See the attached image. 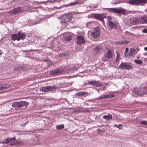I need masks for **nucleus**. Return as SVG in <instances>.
Returning a JSON list of instances; mask_svg holds the SVG:
<instances>
[{
  "instance_id": "obj_23",
  "label": "nucleus",
  "mask_w": 147,
  "mask_h": 147,
  "mask_svg": "<svg viewBox=\"0 0 147 147\" xmlns=\"http://www.w3.org/2000/svg\"><path fill=\"white\" fill-rule=\"evenodd\" d=\"M103 118L106 119L107 121H109L110 119H112V116L111 115L109 114L107 115H104L103 116Z\"/></svg>"
},
{
  "instance_id": "obj_42",
  "label": "nucleus",
  "mask_w": 147,
  "mask_h": 147,
  "mask_svg": "<svg viewBox=\"0 0 147 147\" xmlns=\"http://www.w3.org/2000/svg\"><path fill=\"white\" fill-rule=\"evenodd\" d=\"M129 50V49L128 48H126L125 49V53H126L125 56H127V55H128V54L127 53L128 52V51Z\"/></svg>"
},
{
  "instance_id": "obj_26",
  "label": "nucleus",
  "mask_w": 147,
  "mask_h": 147,
  "mask_svg": "<svg viewBox=\"0 0 147 147\" xmlns=\"http://www.w3.org/2000/svg\"><path fill=\"white\" fill-rule=\"evenodd\" d=\"M86 93H87V92L80 91L76 93V95L78 96H84L85 95Z\"/></svg>"
},
{
  "instance_id": "obj_46",
  "label": "nucleus",
  "mask_w": 147,
  "mask_h": 147,
  "mask_svg": "<svg viewBox=\"0 0 147 147\" xmlns=\"http://www.w3.org/2000/svg\"><path fill=\"white\" fill-rule=\"evenodd\" d=\"M116 53H117L116 57L117 58H119V57H120V55L117 52H116Z\"/></svg>"
},
{
  "instance_id": "obj_33",
  "label": "nucleus",
  "mask_w": 147,
  "mask_h": 147,
  "mask_svg": "<svg viewBox=\"0 0 147 147\" xmlns=\"http://www.w3.org/2000/svg\"><path fill=\"white\" fill-rule=\"evenodd\" d=\"M100 100V99H99V97L94 98L93 99H89L88 100L87 102H96L97 100Z\"/></svg>"
},
{
  "instance_id": "obj_45",
  "label": "nucleus",
  "mask_w": 147,
  "mask_h": 147,
  "mask_svg": "<svg viewBox=\"0 0 147 147\" xmlns=\"http://www.w3.org/2000/svg\"><path fill=\"white\" fill-rule=\"evenodd\" d=\"M43 61L46 62H48L49 61V60L47 58V59H44Z\"/></svg>"
},
{
  "instance_id": "obj_53",
  "label": "nucleus",
  "mask_w": 147,
  "mask_h": 147,
  "mask_svg": "<svg viewBox=\"0 0 147 147\" xmlns=\"http://www.w3.org/2000/svg\"><path fill=\"white\" fill-rule=\"evenodd\" d=\"M31 51H37V50H31Z\"/></svg>"
},
{
  "instance_id": "obj_31",
  "label": "nucleus",
  "mask_w": 147,
  "mask_h": 147,
  "mask_svg": "<svg viewBox=\"0 0 147 147\" xmlns=\"http://www.w3.org/2000/svg\"><path fill=\"white\" fill-rule=\"evenodd\" d=\"M136 50L134 49H131L130 51L128 53V55H127V56H130L132 55L135 52Z\"/></svg>"
},
{
  "instance_id": "obj_14",
  "label": "nucleus",
  "mask_w": 147,
  "mask_h": 147,
  "mask_svg": "<svg viewBox=\"0 0 147 147\" xmlns=\"http://www.w3.org/2000/svg\"><path fill=\"white\" fill-rule=\"evenodd\" d=\"M16 140V137L14 136L13 138H7L5 140H3L1 141L0 143L3 144H7L11 142H13L15 141Z\"/></svg>"
},
{
  "instance_id": "obj_34",
  "label": "nucleus",
  "mask_w": 147,
  "mask_h": 147,
  "mask_svg": "<svg viewBox=\"0 0 147 147\" xmlns=\"http://www.w3.org/2000/svg\"><path fill=\"white\" fill-rule=\"evenodd\" d=\"M21 70V68L20 67H16L14 69V71L15 72L18 73Z\"/></svg>"
},
{
  "instance_id": "obj_56",
  "label": "nucleus",
  "mask_w": 147,
  "mask_h": 147,
  "mask_svg": "<svg viewBox=\"0 0 147 147\" xmlns=\"http://www.w3.org/2000/svg\"><path fill=\"white\" fill-rule=\"evenodd\" d=\"M97 91H98V92H99V89L97 90Z\"/></svg>"
},
{
  "instance_id": "obj_43",
  "label": "nucleus",
  "mask_w": 147,
  "mask_h": 147,
  "mask_svg": "<svg viewBox=\"0 0 147 147\" xmlns=\"http://www.w3.org/2000/svg\"><path fill=\"white\" fill-rule=\"evenodd\" d=\"M142 32L144 33H147V29H145V28L143 29Z\"/></svg>"
},
{
  "instance_id": "obj_22",
  "label": "nucleus",
  "mask_w": 147,
  "mask_h": 147,
  "mask_svg": "<svg viewBox=\"0 0 147 147\" xmlns=\"http://www.w3.org/2000/svg\"><path fill=\"white\" fill-rule=\"evenodd\" d=\"M10 86L7 84H3L0 85V90H2L3 89H6L9 88Z\"/></svg>"
},
{
  "instance_id": "obj_17",
  "label": "nucleus",
  "mask_w": 147,
  "mask_h": 147,
  "mask_svg": "<svg viewBox=\"0 0 147 147\" xmlns=\"http://www.w3.org/2000/svg\"><path fill=\"white\" fill-rule=\"evenodd\" d=\"M107 23H108L109 28L111 29H116L117 28V26L116 24L114 23L111 20L107 21Z\"/></svg>"
},
{
  "instance_id": "obj_40",
  "label": "nucleus",
  "mask_w": 147,
  "mask_h": 147,
  "mask_svg": "<svg viewBox=\"0 0 147 147\" xmlns=\"http://www.w3.org/2000/svg\"><path fill=\"white\" fill-rule=\"evenodd\" d=\"M78 111L81 113L82 112H85L86 111L84 109H80L78 110Z\"/></svg>"
},
{
  "instance_id": "obj_11",
  "label": "nucleus",
  "mask_w": 147,
  "mask_h": 147,
  "mask_svg": "<svg viewBox=\"0 0 147 147\" xmlns=\"http://www.w3.org/2000/svg\"><path fill=\"white\" fill-rule=\"evenodd\" d=\"M76 38L77 39L76 42L77 45H81L86 42V41L82 36H77Z\"/></svg>"
},
{
  "instance_id": "obj_51",
  "label": "nucleus",
  "mask_w": 147,
  "mask_h": 147,
  "mask_svg": "<svg viewBox=\"0 0 147 147\" xmlns=\"http://www.w3.org/2000/svg\"><path fill=\"white\" fill-rule=\"evenodd\" d=\"M144 50L146 51H147V47H145L144 48Z\"/></svg>"
},
{
  "instance_id": "obj_12",
  "label": "nucleus",
  "mask_w": 147,
  "mask_h": 147,
  "mask_svg": "<svg viewBox=\"0 0 147 147\" xmlns=\"http://www.w3.org/2000/svg\"><path fill=\"white\" fill-rule=\"evenodd\" d=\"M86 0H76L75 1L71 2L70 3L66 4L65 6L66 7L68 6H71L75 5L77 4L81 3L84 2Z\"/></svg>"
},
{
  "instance_id": "obj_8",
  "label": "nucleus",
  "mask_w": 147,
  "mask_h": 147,
  "mask_svg": "<svg viewBox=\"0 0 147 147\" xmlns=\"http://www.w3.org/2000/svg\"><path fill=\"white\" fill-rule=\"evenodd\" d=\"M64 72V71L59 68H57L49 71V74L52 75H58L62 74Z\"/></svg>"
},
{
  "instance_id": "obj_1",
  "label": "nucleus",
  "mask_w": 147,
  "mask_h": 147,
  "mask_svg": "<svg viewBox=\"0 0 147 147\" xmlns=\"http://www.w3.org/2000/svg\"><path fill=\"white\" fill-rule=\"evenodd\" d=\"M29 104V102L26 101L15 102L12 104V107L17 110H20L21 109H24L26 108Z\"/></svg>"
},
{
  "instance_id": "obj_20",
  "label": "nucleus",
  "mask_w": 147,
  "mask_h": 147,
  "mask_svg": "<svg viewBox=\"0 0 147 147\" xmlns=\"http://www.w3.org/2000/svg\"><path fill=\"white\" fill-rule=\"evenodd\" d=\"M140 20V23L142 24H147V16L144 15L141 16L139 19Z\"/></svg>"
},
{
  "instance_id": "obj_5",
  "label": "nucleus",
  "mask_w": 147,
  "mask_h": 147,
  "mask_svg": "<svg viewBox=\"0 0 147 147\" xmlns=\"http://www.w3.org/2000/svg\"><path fill=\"white\" fill-rule=\"evenodd\" d=\"M128 1L129 3L132 5H143L144 4L147 3V0H129Z\"/></svg>"
},
{
  "instance_id": "obj_9",
  "label": "nucleus",
  "mask_w": 147,
  "mask_h": 147,
  "mask_svg": "<svg viewBox=\"0 0 147 147\" xmlns=\"http://www.w3.org/2000/svg\"><path fill=\"white\" fill-rule=\"evenodd\" d=\"M119 67L122 69L129 70L132 68L131 65L128 64L127 63L121 62Z\"/></svg>"
},
{
  "instance_id": "obj_35",
  "label": "nucleus",
  "mask_w": 147,
  "mask_h": 147,
  "mask_svg": "<svg viewBox=\"0 0 147 147\" xmlns=\"http://www.w3.org/2000/svg\"><path fill=\"white\" fill-rule=\"evenodd\" d=\"M114 127H116L119 128V129H122L121 128V127H123V126L121 124H119L118 125H117L116 124H114L113 125Z\"/></svg>"
},
{
  "instance_id": "obj_28",
  "label": "nucleus",
  "mask_w": 147,
  "mask_h": 147,
  "mask_svg": "<svg viewBox=\"0 0 147 147\" xmlns=\"http://www.w3.org/2000/svg\"><path fill=\"white\" fill-rule=\"evenodd\" d=\"M116 44L117 45H126L128 43L127 41H123L121 42H116Z\"/></svg>"
},
{
  "instance_id": "obj_55",
  "label": "nucleus",
  "mask_w": 147,
  "mask_h": 147,
  "mask_svg": "<svg viewBox=\"0 0 147 147\" xmlns=\"http://www.w3.org/2000/svg\"><path fill=\"white\" fill-rule=\"evenodd\" d=\"M26 51V50H23V52H26V51Z\"/></svg>"
},
{
  "instance_id": "obj_7",
  "label": "nucleus",
  "mask_w": 147,
  "mask_h": 147,
  "mask_svg": "<svg viewBox=\"0 0 147 147\" xmlns=\"http://www.w3.org/2000/svg\"><path fill=\"white\" fill-rule=\"evenodd\" d=\"M100 34L99 27H97L94 29V31L91 32V35L93 38H98Z\"/></svg>"
},
{
  "instance_id": "obj_44",
  "label": "nucleus",
  "mask_w": 147,
  "mask_h": 147,
  "mask_svg": "<svg viewBox=\"0 0 147 147\" xmlns=\"http://www.w3.org/2000/svg\"><path fill=\"white\" fill-rule=\"evenodd\" d=\"M40 21H35V22L33 23V25H34V24H39L40 23Z\"/></svg>"
},
{
  "instance_id": "obj_36",
  "label": "nucleus",
  "mask_w": 147,
  "mask_h": 147,
  "mask_svg": "<svg viewBox=\"0 0 147 147\" xmlns=\"http://www.w3.org/2000/svg\"><path fill=\"white\" fill-rule=\"evenodd\" d=\"M96 13H92L88 16V17L91 18H96Z\"/></svg>"
},
{
  "instance_id": "obj_41",
  "label": "nucleus",
  "mask_w": 147,
  "mask_h": 147,
  "mask_svg": "<svg viewBox=\"0 0 147 147\" xmlns=\"http://www.w3.org/2000/svg\"><path fill=\"white\" fill-rule=\"evenodd\" d=\"M97 130L98 132H103L105 131V129H101L98 128L97 129Z\"/></svg>"
},
{
  "instance_id": "obj_47",
  "label": "nucleus",
  "mask_w": 147,
  "mask_h": 147,
  "mask_svg": "<svg viewBox=\"0 0 147 147\" xmlns=\"http://www.w3.org/2000/svg\"><path fill=\"white\" fill-rule=\"evenodd\" d=\"M119 58L116 57V60H115V61L116 62H118L119 61Z\"/></svg>"
},
{
  "instance_id": "obj_24",
  "label": "nucleus",
  "mask_w": 147,
  "mask_h": 147,
  "mask_svg": "<svg viewBox=\"0 0 147 147\" xmlns=\"http://www.w3.org/2000/svg\"><path fill=\"white\" fill-rule=\"evenodd\" d=\"M17 34H12L11 36V40L13 41H15L16 40H17Z\"/></svg>"
},
{
  "instance_id": "obj_39",
  "label": "nucleus",
  "mask_w": 147,
  "mask_h": 147,
  "mask_svg": "<svg viewBox=\"0 0 147 147\" xmlns=\"http://www.w3.org/2000/svg\"><path fill=\"white\" fill-rule=\"evenodd\" d=\"M104 18H106L107 20H111V19H112V17L110 16H106V15L105 14V17Z\"/></svg>"
},
{
  "instance_id": "obj_2",
  "label": "nucleus",
  "mask_w": 147,
  "mask_h": 147,
  "mask_svg": "<svg viewBox=\"0 0 147 147\" xmlns=\"http://www.w3.org/2000/svg\"><path fill=\"white\" fill-rule=\"evenodd\" d=\"M72 17L71 13H68L65 15H63L59 18L61 20L60 22L61 24L66 26L69 22H71Z\"/></svg>"
},
{
  "instance_id": "obj_37",
  "label": "nucleus",
  "mask_w": 147,
  "mask_h": 147,
  "mask_svg": "<svg viewBox=\"0 0 147 147\" xmlns=\"http://www.w3.org/2000/svg\"><path fill=\"white\" fill-rule=\"evenodd\" d=\"M140 123L142 125H147V121H140Z\"/></svg>"
},
{
  "instance_id": "obj_10",
  "label": "nucleus",
  "mask_w": 147,
  "mask_h": 147,
  "mask_svg": "<svg viewBox=\"0 0 147 147\" xmlns=\"http://www.w3.org/2000/svg\"><path fill=\"white\" fill-rule=\"evenodd\" d=\"M24 11V10L22 7H18L10 11L9 13L10 14L16 15L17 13L22 12Z\"/></svg>"
},
{
  "instance_id": "obj_6",
  "label": "nucleus",
  "mask_w": 147,
  "mask_h": 147,
  "mask_svg": "<svg viewBox=\"0 0 147 147\" xmlns=\"http://www.w3.org/2000/svg\"><path fill=\"white\" fill-rule=\"evenodd\" d=\"M57 87L55 86H47L46 87H41L40 90V91L44 92H47L49 91H53L57 89Z\"/></svg>"
},
{
  "instance_id": "obj_58",
  "label": "nucleus",
  "mask_w": 147,
  "mask_h": 147,
  "mask_svg": "<svg viewBox=\"0 0 147 147\" xmlns=\"http://www.w3.org/2000/svg\"><path fill=\"white\" fill-rule=\"evenodd\" d=\"M83 72H81L80 73H82Z\"/></svg>"
},
{
  "instance_id": "obj_27",
  "label": "nucleus",
  "mask_w": 147,
  "mask_h": 147,
  "mask_svg": "<svg viewBox=\"0 0 147 147\" xmlns=\"http://www.w3.org/2000/svg\"><path fill=\"white\" fill-rule=\"evenodd\" d=\"M137 20L136 18H132L130 19V22L131 24H135L137 23Z\"/></svg>"
},
{
  "instance_id": "obj_3",
  "label": "nucleus",
  "mask_w": 147,
  "mask_h": 147,
  "mask_svg": "<svg viewBox=\"0 0 147 147\" xmlns=\"http://www.w3.org/2000/svg\"><path fill=\"white\" fill-rule=\"evenodd\" d=\"M105 10L110 12V13H115L118 14L120 13L124 15H125L127 13V10L124 9L119 7L106 8L104 9Z\"/></svg>"
},
{
  "instance_id": "obj_52",
  "label": "nucleus",
  "mask_w": 147,
  "mask_h": 147,
  "mask_svg": "<svg viewBox=\"0 0 147 147\" xmlns=\"http://www.w3.org/2000/svg\"><path fill=\"white\" fill-rule=\"evenodd\" d=\"M2 53L1 51V50L0 49V56L2 54Z\"/></svg>"
},
{
  "instance_id": "obj_15",
  "label": "nucleus",
  "mask_w": 147,
  "mask_h": 147,
  "mask_svg": "<svg viewBox=\"0 0 147 147\" xmlns=\"http://www.w3.org/2000/svg\"><path fill=\"white\" fill-rule=\"evenodd\" d=\"M88 84L94 85L96 87H100L102 85V84L99 82L96 81H88Z\"/></svg>"
},
{
  "instance_id": "obj_29",
  "label": "nucleus",
  "mask_w": 147,
  "mask_h": 147,
  "mask_svg": "<svg viewBox=\"0 0 147 147\" xmlns=\"http://www.w3.org/2000/svg\"><path fill=\"white\" fill-rule=\"evenodd\" d=\"M102 49V48L100 47L97 46L94 48L93 51H94L98 52L100 51V50H101Z\"/></svg>"
},
{
  "instance_id": "obj_30",
  "label": "nucleus",
  "mask_w": 147,
  "mask_h": 147,
  "mask_svg": "<svg viewBox=\"0 0 147 147\" xmlns=\"http://www.w3.org/2000/svg\"><path fill=\"white\" fill-rule=\"evenodd\" d=\"M64 128V125L62 124L61 125H57L56 126V128L57 129H63Z\"/></svg>"
},
{
  "instance_id": "obj_57",
  "label": "nucleus",
  "mask_w": 147,
  "mask_h": 147,
  "mask_svg": "<svg viewBox=\"0 0 147 147\" xmlns=\"http://www.w3.org/2000/svg\"><path fill=\"white\" fill-rule=\"evenodd\" d=\"M70 83V85H71L72 84V83L70 82V83Z\"/></svg>"
},
{
  "instance_id": "obj_19",
  "label": "nucleus",
  "mask_w": 147,
  "mask_h": 147,
  "mask_svg": "<svg viewBox=\"0 0 147 147\" xmlns=\"http://www.w3.org/2000/svg\"><path fill=\"white\" fill-rule=\"evenodd\" d=\"M11 146H19L24 145V142L20 140H17L15 142L11 143L10 144Z\"/></svg>"
},
{
  "instance_id": "obj_49",
  "label": "nucleus",
  "mask_w": 147,
  "mask_h": 147,
  "mask_svg": "<svg viewBox=\"0 0 147 147\" xmlns=\"http://www.w3.org/2000/svg\"><path fill=\"white\" fill-rule=\"evenodd\" d=\"M39 8V7H33V9H38Z\"/></svg>"
},
{
  "instance_id": "obj_18",
  "label": "nucleus",
  "mask_w": 147,
  "mask_h": 147,
  "mask_svg": "<svg viewBox=\"0 0 147 147\" xmlns=\"http://www.w3.org/2000/svg\"><path fill=\"white\" fill-rule=\"evenodd\" d=\"M17 40L19 41L21 39H23L25 38L26 36L24 33L22 32H18L17 34Z\"/></svg>"
},
{
  "instance_id": "obj_21",
  "label": "nucleus",
  "mask_w": 147,
  "mask_h": 147,
  "mask_svg": "<svg viewBox=\"0 0 147 147\" xmlns=\"http://www.w3.org/2000/svg\"><path fill=\"white\" fill-rule=\"evenodd\" d=\"M105 57L108 59H109L112 58L113 57V54L110 49H109L108 52L105 54Z\"/></svg>"
},
{
  "instance_id": "obj_13",
  "label": "nucleus",
  "mask_w": 147,
  "mask_h": 147,
  "mask_svg": "<svg viewBox=\"0 0 147 147\" xmlns=\"http://www.w3.org/2000/svg\"><path fill=\"white\" fill-rule=\"evenodd\" d=\"M115 95L113 93H109L108 94L102 95L99 97V99L100 100L105 99L107 98H111L114 97Z\"/></svg>"
},
{
  "instance_id": "obj_48",
  "label": "nucleus",
  "mask_w": 147,
  "mask_h": 147,
  "mask_svg": "<svg viewBox=\"0 0 147 147\" xmlns=\"http://www.w3.org/2000/svg\"><path fill=\"white\" fill-rule=\"evenodd\" d=\"M62 55H68V54H63V53H62V54H61V56H62Z\"/></svg>"
},
{
  "instance_id": "obj_16",
  "label": "nucleus",
  "mask_w": 147,
  "mask_h": 147,
  "mask_svg": "<svg viewBox=\"0 0 147 147\" xmlns=\"http://www.w3.org/2000/svg\"><path fill=\"white\" fill-rule=\"evenodd\" d=\"M105 17V13H96L95 19L102 22L103 21V19Z\"/></svg>"
},
{
  "instance_id": "obj_38",
  "label": "nucleus",
  "mask_w": 147,
  "mask_h": 147,
  "mask_svg": "<svg viewBox=\"0 0 147 147\" xmlns=\"http://www.w3.org/2000/svg\"><path fill=\"white\" fill-rule=\"evenodd\" d=\"M29 121H27L25 123H23L21 125V126L22 127H24L28 123H29Z\"/></svg>"
},
{
  "instance_id": "obj_25",
  "label": "nucleus",
  "mask_w": 147,
  "mask_h": 147,
  "mask_svg": "<svg viewBox=\"0 0 147 147\" xmlns=\"http://www.w3.org/2000/svg\"><path fill=\"white\" fill-rule=\"evenodd\" d=\"M72 37L71 34H69L66 36H64L65 40V41H69L71 40Z\"/></svg>"
},
{
  "instance_id": "obj_50",
  "label": "nucleus",
  "mask_w": 147,
  "mask_h": 147,
  "mask_svg": "<svg viewBox=\"0 0 147 147\" xmlns=\"http://www.w3.org/2000/svg\"><path fill=\"white\" fill-rule=\"evenodd\" d=\"M28 57L32 59H33L34 57H32V56H28Z\"/></svg>"
},
{
  "instance_id": "obj_32",
  "label": "nucleus",
  "mask_w": 147,
  "mask_h": 147,
  "mask_svg": "<svg viewBox=\"0 0 147 147\" xmlns=\"http://www.w3.org/2000/svg\"><path fill=\"white\" fill-rule=\"evenodd\" d=\"M134 63L136 64L142 65L143 63V61L140 60L135 59L134 61Z\"/></svg>"
},
{
  "instance_id": "obj_4",
  "label": "nucleus",
  "mask_w": 147,
  "mask_h": 147,
  "mask_svg": "<svg viewBox=\"0 0 147 147\" xmlns=\"http://www.w3.org/2000/svg\"><path fill=\"white\" fill-rule=\"evenodd\" d=\"M133 92L137 95L139 96H142L144 93L147 94V87L144 88L143 90H140V89L137 88H134Z\"/></svg>"
},
{
  "instance_id": "obj_54",
  "label": "nucleus",
  "mask_w": 147,
  "mask_h": 147,
  "mask_svg": "<svg viewBox=\"0 0 147 147\" xmlns=\"http://www.w3.org/2000/svg\"><path fill=\"white\" fill-rule=\"evenodd\" d=\"M62 100H66V99H62Z\"/></svg>"
}]
</instances>
